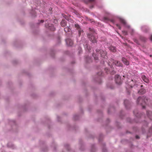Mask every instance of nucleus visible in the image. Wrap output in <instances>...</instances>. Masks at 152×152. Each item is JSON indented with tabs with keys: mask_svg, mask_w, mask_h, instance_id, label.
Listing matches in <instances>:
<instances>
[{
	"mask_svg": "<svg viewBox=\"0 0 152 152\" xmlns=\"http://www.w3.org/2000/svg\"><path fill=\"white\" fill-rule=\"evenodd\" d=\"M148 99L146 97L143 96L138 98L137 100V103L142 106L143 108H145V105L147 104Z\"/></svg>",
	"mask_w": 152,
	"mask_h": 152,
	"instance_id": "f257e3e1",
	"label": "nucleus"
},
{
	"mask_svg": "<svg viewBox=\"0 0 152 152\" xmlns=\"http://www.w3.org/2000/svg\"><path fill=\"white\" fill-rule=\"evenodd\" d=\"M111 61L112 63L110 62L108 63V64L110 66L111 68H112V67H111V65L112 64V63H113V64L115 65L118 66H122V64L120 63V61L114 60L113 59H112Z\"/></svg>",
	"mask_w": 152,
	"mask_h": 152,
	"instance_id": "f03ea898",
	"label": "nucleus"
},
{
	"mask_svg": "<svg viewBox=\"0 0 152 152\" xmlns=\"http://www.w3.org/2000/svg\"><path fill=\"white\" fill-rule=\"evenodd\" d=\"M99 52L102 58L104 59H106L107 58V53L106 51L100 50H99Z\"/></svg>",
	"mask_w": 152,
	"mask_h": 152,
	"instance_id": "7ed1b4c3",
	"label": "nucleus"
},
{
	"mask_svg": "<svg viewBox=\"0 0 152 152\" xmlns=\"http://www.w3.org/2000/svg\"><path fill=\"white\" fill-rule=\"evenodd\" d=\"M115 80L116 83L118 84H121L122 83V82L120 76L119 75H115Z\"/></svg>",
	"mask_w": 152,
	"mask_h": 152,
	"instance_id": "20e7f679",
	"label": "nucleus"
},
{
	"mask_svg": "<svg viewBox=\"0 0 152 152\" xmlns=\"http://www.w3.org/2000/svg\"><path fill=\"white\" fill-rule=\"evenodd\" d=\"M88 37L90 39V40L93 43L96 42V38L92 34H88Z\"/></svg>",
	"mask_w": 152,
	"mask_h": 152,
	"instance_id": "39448f33",
	"label": "nucleus"
},
{
	"mask_svg": "<svg viewBox=\"0 0 152 152\" xmlns=\"http://www.w3.org/2000/svg\"><path fill=\"white\" fill-rule=\"evenodd\" d=\"M45 27L47 28H48L51 31H54L55 29L54 26L52 24L50 23H49L47 25H46Z\"/></svg>",
	"mask_w": 152,
	"mask_h": 152,
	"instance_id": "423d86ee",
	"label": "nucleus"
},
{
	"mask_svg": "<svg viewBox=\"0 0 152 152\" xmlns=\"http://www.w3.org/2000/svg\"><path fill=\"white\" fill-rule=\"evenodd\" d=\"M66 44L69 46H72L73 44V41L70 39H66Z\"/></svg>",
	"mask_w": 152,
	"mask_h": 152,
	"instance_id": "0eeeda50",
	"label": "nucleus"
},
{
	"mask_svg": "<svg viewBox=\"0 0 152 152\" xmlns=\"http://www.w3.org/2000/svg\"><path fill=\"white\" fill-rule=\"evenodd\" d=\"M75 28H76L78 30L79 35H80L81 33L83 32V30L81 29L78 24H75Z\"/></svg>",
	"mask_w": 152,
	"mask_h": 152,
	"instance_id": "6e6552de",
	"label": "nucleus"
},
{
	"mask_svg": "<svg viewBox=\"0 0 152 152\" xmlns=\"http://www.w3.org/2000/svg\"><path fill=\"white\" fill-rule=\"evenodd\" d=\"M142 80L145 83H147L149 82L148 79L147 77L145 75H142Z\"/></svg>",
	"mask_w": 152,
	"mask_h": 152,
	"instance_id": "1a4fd4ad",
	"label": "nucleus"
},
{
	"mask_svg": "<svg viewBox=\"0 0 152 152\" xmlns=\"http://www.w3.org/2000/svg\"><path fill=\"white\" fill-rule=\"evenodd\" d=\"M110 50L113 52H115L116 51V50L115 47L112 46H111L109 47Z\"/></svg>",
	"mask_w": 152,
	"mask_h": 152,
	"instance_id": "9d476101",
	"label": "nucleus"
},
{
	"mask_svg": "<svg viewBox=\"0 0 152 152\" xmlns=\"http://www.w3.org/2000/svg\"><path fill=\"white\" fill-rule=\"evenodd\" d=\"M147 113L150 119L152 120V112L150 111H147Z\"/></svg>",
	"mask_w": 152,
	"mask_h": 152,
	"instance_id": "9b49d317",
	"label": "nucleus"
},
{
	"mask_svg": "<svg viewBox=\"0 0 152 152\" xmlns=\"http://www.w3.org/2000/svg\"><path fill=\"white\" fill-rule=\"evenodd\" d=\"M122 61L125 64L127 65L129 64V61H127L125 58H122Z\"/></svg>",
	"mask_w": 152,
	"mask_h": 152,
	"instance_id": "f8f14e48",
	"label": "nucleus"
},
{
	"mask_svg": "<svg viewBox=\"0 0 152 152\" xmlns=\"http://www.w3.org/2000/svg\"><path fill=\"white\" fill-rule=\"evenodd\" d=\"M66 21L64 20H62L61 23V26L62 27H65L66 26Z\"/></svg>",
	"mask_w": 152,
	"mask_h": 152,
	"instance_id": "ddd939ff",
	"label": "nucleus"
},
{
	"mask_svg": "<svg viewBox=\"0 0 152 152\" xmlns=\"http://www.w3.org/2000/svg\"><path fill=\"white\" fill-rule=\"evenodd\" d=\"M142 29L145 32H147L149 31L148 28L146 26H142Z\"/></svg>",
	"mask_w": 152,
	"mask_h": 152,
	"instance_id": "4468645a",
	"label": "nucleus"
},
{
	"mask_svg": "<svg viewBox=\"0 0 152 152\" xmlns=\"http://www.w3.org/2000/svg\"><path fill=\"white\" fill-rule=\"evenodd\" d=\"M146 92L145 90L144 89H140L138 93L140 94H143Z\"/></svg>",
	"mask_w": 152,
	"mask_h": 152,
	"instance_id": "2eb2a0df",
	"label": "nucleus"
},
{
	"mask_svg": "<svg viewBox=\"0 0 152 152\" xmlns=\"http://www.w3.org/2000/svg\"><path fill=\"white\" fill-rule=\"evenodd\" d=\"M120 21L124 25H125L126 24L125 20L121 18L120 19Z\"/></svg>",
	"mask_w": 152,
	"mask_h": 152,
	"instance_id": "dca6fc26",
	"label": "nucleus"
},
{
	"mask_svg": "<svg viewBox=\"0 0 152 152\" xmlns=\"http://www.w3.org/2000/svg\"><path fill=\"white\" fill-rule=\"evenodd\" d=\"M64 30L65 32H67L70 31L71 30V29L69 28L68 27H67L64 28Z\"/></svg>",
	"mask_w": 152,
	"mask_h": 152,
	"instance_id": "f3484780",
	"label": "nucleus"
},
{
	"mask_svg": "<svg viewBox=\"0 0 152 152\" xmlns=\"http://www.w3.org/2000/svg\"><path fill=\"white\" fill-rule=\"evenodd\" d=\"M103 19L104 21L106 22H107V21L110 20H109L106 17L104 18Z\"/></svg>",
	"mask_w": 152,
	"mask_h": 152,
	"instance_id": "a211bd4d",
	"label": "nucleus"
},
{
	"mask_svg": "<svg viewBox=\"0 0 152 152\" xmlns=\"http://www.w3.org/2000/svg\"><path fill=\"white\" fill-rule=\"evenodd\" d=\"M93 56L94 57V59L96 60H97L98 59V57L96 55H95L94 54H93Z\"/></svg>",
	"mask_w": 152,
	"mask_h": 152,
	"instance_id": "6ab92c4d",
	"label": "nucleus"
},
{
	"mask_svg": "<svg viewBox=\"0 0 152 152\" xmlns=\"http://www.w3.org/2000/svg\"><path fill=\"white\" fill-rule=\"evenodd\" d=\"M128 101L127 100H125L124 101V104L126 107L127 106L126 104L128 103Z\"/></svg>",
	"mask_w": 152,
	"mask_h": 152,
	"instance_id": "aec40b11",
	"label": "nucleus"
},
{
	"mask_svg": "<svg viewBox=\"0 0 152 152\" xmlns=\"http://www.w3.org/2000/svg\"><path fill=\"white\" fill-rule=\"evenodd\" d=\"M89 30L91 31L92 33H93L95 31L93 29L91 28H89Z\"/></svg>",
	"mask_w": 152,
	"mask_h": 152,
	"instance_id": "412c9836",
	"label": "nucleus"
},
{
	"mask_svg": "<svg viewBox=\"0 0 152 152\" xmlns=\"http://www.w3.org/2000/svg\"><path fill=\"white\" fill-rule=\"evenodd\" d=\"M134 113L135 115H136L137 117H138V113H137V112H136L135 111H134Z\"/></svg>",
	"mask_w": 152,
	"mask_h": 152,
	"instance_id": "4be33fe9",
	"label": "nucleus"
},
{
	"mask_svg": "<svg viewBox=\"0 0 152 152\" xmlns=\"http://www.w3.org/2000/svg\"><path fill=\"white\" fill-rule=\"evenodd\" d=\"M116 26L117 27L120 29H121V27L118 24H116Z\"/></svg>",
	"mask_w": 152,
	"mask_h": 152,
	"instance_id": "5701e85b",
	"label": "nucleus"
},
{
	"mask_svg": "<svg viewBox=\"0 0 152 152\" xmlns=\"http://www.w3.org/2000/svg\"><path fill=\"white\" fill-rule=\"evenodd\" d=\"M115 73V71H114L113 70V71L112 72H111V74H113Z\"/></svg>",
	"mask_w": 152,
	"mask_h": 152,
	"instance_id": "b1692460",
	"label": "nucleus"
},
{
	"mask_svg": "<svg viewBox=\"0 0 152 152\" xmlns=\"http://www.w3.org/2000/svg\"><path fill=\"white\" fill-rule=\"evenodd\" d=\"M89 2H92L94 1V0H88Z\"/></svg>",
	"mask_w": 152,
	"mask_h": 152,
	"instance_id": "393cba45",
	"label": "nucleus"
},
{
	"mask_svg": "<svg viewBox=\"0 0 152 152\" xmlns=\"http://www.w3.org/2000/svg\"><path fill=\"white\" fill-rule=\"evenodd\" d=\"M150 39L152 41V34L151 35Z\"/></svg>",
	"mask_w": 152,
	"mask_h": 152,
	"instance_id": "a878e982",
	"label": "nucleus"
},
{
	"mask_svg": "<svg viewBox=\"0 0 152 152\" xmlns=\"http://www.w3.org/2000/svg\"><path fill=\"white\" fill-rule=\"evenodd\" d=\"M136 139H138L139 138V137L138 135H136Z\"/></svg>",
	"mask_w": 152,
	"mask_h": 152,
	"instance_id": "bb28decb",
	"label": "nucleus"
},
{
	"mask_svg": "<svg viewBox=\"0 0 152 152\" xmlns=\"http://www.w3.org/2000/svg\"><path fill=\"white\" fill-rule=\"evenodd\" d=\"M44 22V20H41V22L42 23Z\"/></svg>",
	"mask_w": 152,
	"mask_h": 152,
	"instance_id": "cd10ccee",
	"label": "nucleus"
},
{
	"mask_svg": "<svg viewBox=\"0 0 152 152\" xmlns=\"http://www.w3.org/2000/svg\"><path fill=\"white\" fill-rule=\"evenodd\" d=\"M99 73H100V74H99V75H101L102 74V72H99Z\"/></svg>",
	"mask_w": 152,
	"mask_h": 152,
	"instance_id": "c85d7f7f",
	"label": "nucleus"
},
{
	"mask_svg": "<svg viewBox=\"0 0 152 152\" xmlns=\"http://www.w3.org/2000/svg\"><path fill=\"white\" fill-rule=\"evenodd\" d=\"M145 40H146V39H145V38H144V39H143V40L144 41H145Z\"/></svg>",
	"mask_w": 152,
	"mask_h": 152,
	"instance_id": "c756f323",
	"label": "nucleus"
},
{
	"mask_svg": "<svg viewBox=\"0 0 152 152\" xmlns=\"http://www.w3.org/2000/svg\"><path fill=\"white\" fill-rule=\"evenodd\" d=\"M111 21L112 22H113V20H111Z\"/></svg>",
	"mask_w": 152,
	"mask_h": 152,
	"instance_id": "7c9ffc66",
	"label": "nucleus"
},
{
	"mask_svg": "<svg viewBox=\"0 0 152 152\" xmlns=\"http://www.w3.org/2000/svg\"><path fill=\"white\" fill-rule=\"evenodd\" d=\"M143 85H141V87H143Z\"/></svg>",
	"mask_w": 152,
	"mask_h": 152,
	"instance_id": "2f4dec72",
	"label": "nucleus"
},
{
	"mask_svg": "<svg viewBox=\"0 0 152 152\" xmlns=\"http://www.w3.org/2000/svg\"><path fill=\"white\" fill-rule=\"evenodd\" d=\"M96 50V52H98V51H97V50Z\"/></svg>",
	"mask_w": 152,
	"mask_h": 152,
	"instance_id": "473e14b6",
	"label": "nucleus"
}]
</instances>
